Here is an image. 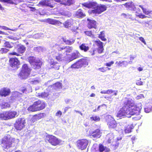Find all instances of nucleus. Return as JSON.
Returning <instances> with one entry per match:
<instances>
[{
  "mask_svg": "<svg viewBox=\"0 0 152 152\" xmlns=\"http://www.w3.org/2000/svg\"><path fill=\"white\" fill-rule=\"evenodd\" d=\"M142 106L141 103L135 106L133 100L131 98L126 99L123 106L118 112L116 116L121 119L125 117L130 118L134 115H137L139 114L142 109Z\"/></svg>",
  "mask_w": 152,
  "mask_h": 152,
  "instance_id": "f257e3e1",
  "label": "nucleus"
},
{
  "mask_svg": "<svg viewBox=\"0 0 152 152\" xmlns=\"http://www.w3.org/2000/svg\"><path fill=\"white\" fill-rule=\"evenodd\" d=\"M72 47L69 46L65 47H58V50L59 51H61L62 53H56L55 57L56 59L58 61H64L66 60V56L67 53L71 52L72 50Z\"/></svg>",
  "mask_w": 152,
  "mask_h": 152,
  "instance_id": "f03ea898",
  "label": "nucleus"
},
{
  "mask_svg": "<svg viewBox=\"0 0 152 152\" xmlns=\"http://www.w3.org/2000/svg\"><path fill=\"white\" fill-rule=\"evenodd\" d=\"M45 106L44 102L39 100L34 102L32 105L30 106L28 108V110L29 111L32 112L39 111L43 109Z\"/></svg>",
  "mask_w": 152,
  "mask_h": 152,
  "instance_id": "7ed1b4c3",
  "label": "nucleus"
},
{
  "mask_svg": "<svg viewBox=\"0 0 152 152\" xmlns=\"http://www.w3.org/2000/svg\"><path fill=\"white\" fill-rule=\"evenodd\" d=\"M15 140V139L10 135L6 134L2 140L1 145L4 149H8L11 147L12 143Z\"/></svg>",
  "mask_w": 152,
  "mask_h": 152,
  "instance_id": "20e7f679",
  "label": "nucleus"
},
{
  "mask_svg": "<svg viewBox=\"0 0 152 152\" xmlns=\"http://www.w3.org/2000/svg\"><path fill=\"white\" fill-rule=\"evenodd\" d=\"M28 60L33 68L35 69L40 68L42 62L38 58H36L33 56L29 57Z\"/></svg>",
  "mask_w": 152,
  "mask_h": 152,
  "instance_id": "39448f33",
  "label": "nucleus"
},
{
  "mask_svg": "<svg viewBox=\"0 0 152 152\" xmlns=\"http://www.w3.org/2000/svg\"><path fill=\"white\" fill-rule=\"evenodd\" d=\"M31 69L26 64H23L22 69L19 73V76L22 79H26L30 74Z\"/></svg>",
  "mask_w": 152,
  "mask_h": 152,
  "instance_id": "423d86ee",
  "label": "nucleus"
},
{
  "mask_svg": "<svg viewBox=\"0 0 152 152\" xmlns=\"http://www.w3.org/2000/svg\"><path fill=\"white\" fill-rule=\"evenodd\" d=\"M88 64V62L86 59H82L75 63L72 65L71 68L74 69H78L82 67H85Z\"/></svg>",
  "mask_w": 152,
  "mask_h": 152,
  "instance_id": "0eeeda50",
  "label": "nucleus"
},
{
  "mask_svg": "<svg viewBox=\"0 0 152 152\" xmlns=\"http://www.w3.org/2000/svg\"><path fill=\"white\" fill-rule=\"evenodd\" d=\"M26 123L24 118H21L18 119L15 124V128L17 130H21L25 126Z\"/></svg>",
  "mask_w": 152,
  "mask_h": 152,
  "instance_id": "6e6552de",
  "label": "nucleus"
},
{
  "mask_svg": "<svg viewBox=\"0 0 152 152\" xmlns=\"http://www.w3.org/2000/svg\"><path fill=\"white\" fill-rule=\"evenodd\" d=\"M106 121L107 123L108 127L110 128H115L117 126V124L111 115H109L106 117Z\"/></svg>",
  "mask_w": 152,
  "mask_h": 152,
  "instance_id": "1a4fd4ad",
  "label": "nucleus"
},
{
  "mask_svg": "<svg viewBox=\"0 0 152 152\" xmlns=\"http://www.w3.org/2000/svg\"><path fill=\"white\" fill-rule=\"evenodd\" d=\"M46 139L49 142L53 145H56L59 144L61 142V140L56 137L51 135L46 136Z\"/></svg>",
  "mask_w": 152,
  "mask_h": 152,
  "instance_id": "9d476101",
  "label": "nucleus"
},
{
  "mask_svg": "<svg viewBox=\"0 0 152 152\" xmlns=\"http://www.w3.org/2000/svg\"><path fill=\"white\" fill-rule=\"evenodd\" d=\"M77 145L79 149L81 150H84L86 148L89 141L86 139H82L78 141Z\"/></svg>",
  "mask_w": 152,
  "mask_h": 152,
  "instance_id": "9b49d317",
  "label": "nucleus"
},
{
  "mask_svg": "<svg viewBox=\"0 0 152 152\" xmlns=\"http://www.w3.org/2000/svg\"><path fill=\"white\" fill-rule=\"evenodd\" d=\"M127 10H129L132 11H136L139 10V12L140 11V9L139 8L137 9L134 3L131 1L126 2L123 4Z\"/></svg>",
  "mask_w": 152,
  "mask_h": 152,
  "instance_id": "f8f14e48",
  "label": "nucleus"
},
{
  "mask_svg": "<svg viewBox=\"0 0 152 152\" xmlns=\"http://www.w3.org/2000/svg\"><path fill=\"white\" fill-rule=\"evenodd\" d=\"M10 66L14 69L18 68L20 64V61L16 58H10L9 60Z\"/></svg>",
  "mask_w": 152,
  "mask_h": 152,
  "instance_id": "ddd939ff",
  "label": "nucleus"
},
{
  "mask_svg": "<svg viewBox=\"0 0 152 152\" xmlns=\"http://www.w3.org/2000/svg\"><path fill=\"white\" fill-rule=\"evenodd\" d=\"M88 23L87 24V27L89 29L91 28H97V23L96 21L89 19H87Z\"/></svg>",
  "mask_w": 152,
  "mask_h": 152,
  "instance_id": "4468645a",
  "label": "nucleus"
},
{
  "mask_svg": "<svg viewBox=\"0 0 152 152\" xmlns=\"http://www.w3.org/2000/svg\"><path fill=\"white\" fill-rule=\"evenodd\" d=\"M37 6L39 7L48 6L51 8L54 7L53 5L51 4L50 3V1L48 0H41L39 2Z\"/></svg>",
  "mask_w": 152,
  "mask_h": 152,
  "instance_id": "2eb2a0df",
  "label": "nucleus"
},
{
  "mask_svg": "<svg viewBox=\"0 0 152 152\" xmlns=\"http://www.w3.org/2000/svg\"><path fill=\"white\" fill-rule=\"evenodd\" d=\"M96 8H97L100 14L106 11L107 9V7L106 5L101 4H99L97 3L95 6Z\"/></svg>",
  "mask_w": 152,
  "mask_h": 152,
  "instance_id": "dca6fc26",
  "label": "nucleus"
},
{
  "mask_svg": "<svg viewBox=\"0 0 152 152\" xmlns=\"http://www.w3.org/2000/svg\"><path fill=\"white\" fill-rule=\"evenodd\" d=\"M96 4V2H86L82 4L83 6L88 8H95V6Z\"/></svg>",
  "mask_w": 152,
  "mask_h": 152,
  "instance_id": "f3484780",
  "label": "nucleus"
},
{
  "mask_svg": "<svg viewBox=\"0 0 152 152\" xmlns=\"http://www.w3.org/2000/svg\"><path fill=\"white\" fill-rule=\"evenodd\" d=\"M10 93V89L8 88H4L0 90V95L6 96L8 95Z\"/></svg>",
  "mask_w": 152,
  "mask_h": 152,
  "instance_id": "a211bd4d",
  "label": "nucleus"
},
{
  "mask_svg": "<svg viewBox=\"0 0 152 152\" xmlns=\"http://www.w3.org/2000/svg\"><path fill=\"white\" fill-rule=\"evenodd\" d=\"M75 16L78 18H82L86 16L85 13L80 9L77 10L75 13Z\"/></svg>",
  "mask_w": 152,
  "mask_h": 152,
  "instance_id": "6ab92c4d",
  "label": "nucleus"
},
{
  "mask_svg": "<svg viewBox=\"0 0 152 152\" xmlns=\"http://www.w3.org/2000/svg\"><path fill=\"white\" fill-rule=\"evenodd\" d=\"M91 136L93 138H99L101 136L100 130L97 129L91 133Z\"/></svg>",
  "mask_w": 152,
  "mask_h": 152,
  "instance_id": "aec40b11",
  "label": "nucleus"
},
{
  "mask_svg": "<svg viewBox=\"0 0 152 152\" xmlns=\"http://www.w3.org/2000/svg\"><path fill=\"white\" fill-rule=\"evenodd\" d=\"M95 44L98 47V51L99 53H101L103 52L104 50L103 47V43L100 40H98L95 41Z\"/></svg>",
  "mask_w": 152,
  "mask_h": 152,
  "instance_id": "412c9836",
  "label": "nucleus"
},
{
  "mask_svg": "<svg viewBox=\"0 0 152 152\" xmlns=\"http://www.w3.org/2000/svg\"><path fill=\"white\" fill-rule=\"evenodd\" d=\"M8 120L15 117L18 116L17 113L15 111H9L6 112Z\"/></svg>",
  "mask_w": 152,
  "mask_h": 152,
  "instance_id": "4be33fe9",
  "label": "nucleus"
},
{
  "mask_svg": "<svg viewBox=\"0 0 152 152\" xmlns=\"http://www.w3.org/2000/svg\"><path fill=\"white\" fill-rule=\"evenodd\" d=\"M127 61H117L115 64L119 67L122 66L126 67L127 66Z\"/></svg>",
  "mask_w": 152,
  "mask_h": 152,
  "instance_id": "5701e85b",
  "label": "nucleus"
},
{
  "mask_svg": "<svg viewBox=\"0 0 152 152\" xmlns=\"http://www.w3.org/2000/svg\"><path fill=\"white\" fill-rule=\"evenodd\" d=\"M47 20L49 23L52 25H60L62 23L59 21L53 19L48 18Z\"/></svg>",
  "mask_w": 152,
  "mask_h": 152,
  "instance_id": "b1692460",
  "label": "nucleus"
},
{
  "mask_svg": "<svg viewBox=\"0 0 152 152\" xmlns=\"http://www.w3.org/2000/svg\"><path fill=\"white\" fill-rule=\"evenodd\" d=\"M114 135L112 133H110L108 134L106 137V139L107 141V142L109 143H110L113 141Z\"/></svg>",
  "mask_w": 152,
  "mask_h": 152,
  "instance_id": "393cba45",
  "label": "nucleus"
},
{
  "mask_svg": "<svg viewBox=\"0 0 152 152\" xmlns=\"http://www.w3.org/2000/svg\"><path fill=\"white\" fill-rule=\"evenodd\" d=\"M79 48L81 50L86 52L89 50V47L87 44L83 43L79 46Z\"/></svg>",
  "mask_w": 152,
  "mask_h": 152,
  "instance_id": "a878e982",
  "label": "nucleus"
},
{
  "mask_svg": "<svg viewBox=\"0 0 152 152\" xmlns=\"http://www.w3.org/2000/svg\"><path fill=\"white\" fill-rule=\"evenodd\" d=\"M80 54L79 52L77 51H76L72 54L70 59V61L78 58L80 56Z\"/></svg>",
  "mask_w": 152,
  "mask_h": 152,
  "instance_id": "bb28decb",
  "label": "nucleus"
},
{
  "mask_svg": "<svg viewBox=\"0 0 152 152\" xmlns=\"http://www.w3.org/2000/svg\"><path fill=\"white\" fill-rule=\"evenodd\" d=\"M99 151L100 152H108L110 150L109 148L104 147L102 145H100L99 147Z\"/></svg>",
  "mask_w": 152,
  "mask_h": 152,
  "instance_id": "cd10ccee",
  "label": "nucleus"
},
{
  "mask_svg": "<svg viewBox=\"0 0 152 152\" xmlns=\"http://www.w3.org/2000/svg\"><path fill=\"white\" fill-rule=\"evenodd\" d=\"M139 6L142 9L143 13L145 15H149L152 12V11L148 10L144 7L142 5H139Z\"/></svg>",
  "mask_w": 152,
  "mask_h": 152,
  "instance_id": "c85d7f7f",
  "label": "nucleus"
},
{
  "mask_svg": "<svg viewBox=\"0 0 152 152\" xmlns=\"http://www.w3.org/2000/svg\"><path fill=\"white\" fill-rule=\"evenodd\" d=\"M61 4L65 5L70 6L73 4L72 0H61Z\"/></svg>",
  "mask_w": 152,
  "mask_h": 152,
  "instance_id": "c756f323",
  "label": "nucleus"
},
{
  "mask_svg": "<svg viewBox=\"0 0 152 152\" xmlns=\"http://www.w3.org/2000/svg\"><path fill=\"white\" fill-rule=\"evenodd\" d=\"M53 86L55 90H59L61 88V83L59 82H57L55 83Z\"/></svg>",
  "mask_w": 152,
  "mask_h": 152,
  "instance_id": "7c9ffc66",
  "label": "nucleus"
},
{
  "mask_svg": "<svg viewBox=\"0 0 152 152\" xmlns=\"http://www.w3.org/2000/svg\"><path fill=\"white\" fill-rule=\"evenodd\" d=\"M43 117V113H40L39 114L35 115H34L33 118V121H37L39 119L42 118Z\"/></svg>",
  "mask_w": 152,
  "mask_h": 152,
  "instance_id": "2f4dec72",
  "label": "nucleus"
},
{
  "mask_svg": "<svg viewBox=\"0 0 152 152\" xmlns=\"http://www.w3.org/2000/svg\"><path fill=\"white\" fill-rule=\"evenodd\" d=\"M0 119L5 120H8L6 112H4L0 114Z\"/></svg>",
  "mask_w": 152,
  "mask_h": 152,
  "instance_id": "473e14b6",
  "label": "nucleus"
},
{
  "mask_svg": "<svg viewBox=\"0 0 152 152\" xmlns=\"http://www.w3.org/2000/svg\"><path fill=\"white\" fill-rule=\"evenodd\" d=\"M4 47L9 48H11L14 45V43L12 42H6L4 43Z\"/></svg>",
  "mask_w": 152,
  "mask_h": 152,
  "instance_id": "72a5a7b5",
  "label": "nucleus"
},
{
  "mask_svg": "<svg viewBox=\"0 0 152 152\" xmlns=\"http://www.w3.org/2000/svg\"><path fill=\"white\" fill-rule=\"evenodd\" d=\"M48 94L47 93L42 92L41 93H38L37 95L40 98H44L48 96Z\"/></svg>",
  "mask_w": 152,
  "mask_h": 152,
  "instance_id": "f704fd0d",
  "label": "nucleus"
},
{
  "mask_svg": "<svg viewBox=\"0 0 152 152\" xmlns=\"http://www.w3.org/2000/svg\"><path fill=\"white\" fill-rule=\"evenodd\" d=\"M133 127L132 125L127 127L124 130V132L125 133H129L131 132L132 130L133 129Z\"/></svg>",
  "mask_w": 152,
  "mask_h": 152,
  "instance_id": "c9c22d12",
  "label": "nucleus"
},
{
  "mask_svg": "<svg viewBox=\"0 0 152 152\" xmlns=\"http://www.w3.org/2000/svg\"><path fill=\"white\" fill-rule=\"evenodd\" d=\"M64 42L66 44L71 45L73 43L74 40L73 39H62Z\"/></svg>",
  "mask_w": 152,
  "mask_h": 152,
  "instance_id": "e433bc0d",
  "label": "nucleus"
},
{
  "mask_svg": "<svg viewBox=\"0 0 152 152\" xmlns=\"http://www.w3.org/2000/svg\"><path fill=\"white\" fill-rule=\"evenodd\" d=\"M90 120L91 121H100V118L97 116H93L90 118Z\"/></svg>",
  "mask_w": 152,
  "mask_h": 152,
  "instance_id": "4c0bfd02",
  "label": "nucleus"
},
{
  "mask_svg": "<svg viewBox=\"0 0 152 152\" xmlns=\"http://www.w3.org/2000/svg\"><path fill=\"white\" fill-rule=\"evenodd\" d=\"M25 50V48L23 45L19 46V48L18 49V52L21 53H23L24 52Z\"/></svg>",
  "mask_w": 152,
  "mask_h": 152,
  "instance_id": "58836bf2",
  "label": "nucleus"
},
{
  "mask_svg": "<svg viewBox=\"0 0 152 152\" xmlns=\"http://www.w3.org/2000/svg\"><path fill=\"white\" fill-rule=\"evenodd\" d=\"M71 23L68 20L66 21L64 24V27L66 28H68L71 26Z\"/></svg>",
  "mask_w": 152,
  "mask_h": 152,
  "instance_id": "ea45409f",
  "label": "nucleus"
},
{
  "mask_svg": "<svg viewBox=\"0 0 152 152\" xmlns=\"http://www.w3.org/2000/svg\"><path fill=\"white\" fill-rule=\"evenodd\" d=\"M17 0H6V3L10 4H17Z\"/></svg>",
  "mask_w": 152,
  "mask_h": 152,
  "instance_id": "a19ab883",
  "label": "nucleus"
},
{
  "mask_svg": "<svg viewBox=\"0 0 152 152\" xmlns=\"http://www.w3.org/2000/svg\"><path fill=\"white\" fill-rule=\"evenodd\" d=\"M136 16L140 18L143 19L149 17L146 16L145 15L143 14L142 13H140L138 15H136Z\"/></svg>",
  "mask_w": 152,
  "mask_h": 152,
  "instance_id": "79ce46f5",
  "label": "nucleus"
},
{
  "mask_svg": "<svg viewBox=\"0 0 152 152\" xmlns=\"http://www.w3.org/2000/svg\"><path fill=\"white\" fill-rule=\"evenodd\" d=\"M9 50L5 48H2L0 50V53L1 54H5L7 53Z\"/></svg>",
  "mask_w": 152,
  "mask_h": 152,
  "instance_id": "37998d69",
  "label": "nucleus"
},
{
  "mask_svg": "<svg viewBox=\"0 0 152 152\" xmlns=\"http://www.w3.org/2000/svg\"><path fill=\"white\" fill-rule=\"evenodd\" d=\"M10 106V104L7 102L4 103L2 104V107L3 108H7L9 107Z\"/></svg>",
  "mask_w": 152,
  "mask_h": 152,
  "instance_id": "c03bdc74",
  "label": "nucleus"
},
{
  "mask_svg": "<svg viewBox=\"0 0 152 152\" xmlns=\"http://www.w3.org/2000/svg\"><path fill=\"white\" fill-rule=\"evenodd\" d=\"M105 36V31H102L100 32L99 35V38H104Z\"/></svg>",
  "mask_w": 152,
  "mask_h": 152,
  "instance_id": "a18cd8bd",
  "label": "nucleus"
},
{
  "mask_svg": "<svg viewBox=\"0 0 152 152\" xmlns=\"http://www.w3.org/2000/svg\"><path fill=\"white\" fill-rule=\"evenodd\" d=\"M84 33L86 35L89 37H91L93 36L92 32L91 31H85Z\"/></svg>",
  "mask_w": 152,
  "mask_h": 152,
  "instance_id": "49530a36",
  "label": "nucleus"
},
{
  "mask_svg": "<svg viewBox=\"0 0 152 152\" xmlns=\"http://www.w3.org/2000/svg\"><path fill=\"white\" fill-rule=\"evenodd\" d=\"M119 144V142L118 141H117L115 144H112V146L113 148L115 149L118 146Z\"/></svg>",
  "mask_w": 152,
  "mask_h": 152,
  "instance_id": "de8ad7c7",
  "label": "nucleus"
},
{
  "mask_svg": "<svg viewBox=\"0 0 152 152\" xmlns=\"http://www.w3.org/2000/svg\"><path fill=\"white\" fill-rule=\"evenodd\" d=\"M152 110V107H145L144 108L145 111L146 113H149Z\"/></svg>",
  "mask_w": 152,
  "mask_h": 152,
  "instance_id": "09e8293b",
  "label": "nucleus"
},
{
  "mask_svg": "<svg viewBox=\"0 0 152 152\" xmlns=\"http://www.w3.org/2000/svg\"><path fill=\"white\" fill-rule=\"evenodd\" d=\"M96 9L92 10L91 11V13H93L94 14H99V12L97 8H96Z\"/></svg>",
  "mask_w": 152,
  "mask_h": 152,
  "instance_id": "8fccbe9b",
  "label": "nucleus"
},
{
  "mask_svg": "<svg viewBox=\"0 0 152 152\" xmlns=\"http://www.w3.org/2000/svg\"><path fill=\"white\" fill-rule=\"evenodd\" d=\"M145 23L148 24V26L149 28H152V20H150L147 22H146Z\"/></svg>",
  "mask_w": 152,
  "mask_h": 152,
  "instance_id": "3c124183",
  "label": "nucleus"
},
{
  "mask_svg": "<svg viewBox=\"0 0 152 152\" xmlns=\"http://www.w3.org/2000/svg\"><path fill=\"white\" fill-rule=\"evenodd\" d=\"M0 28H1L2 29H4L5 30H10L12 31H14V30H13L12 29H11L8 27H7L6 26H0Z\"/></svg>",
  "mask_w": 152,
  "mask_h": 152,
  "instance_id": "603ef678",
  "label": "nucleus"
},
{
  "mask_svg": "<svg viewBox=\"0 0 152 152\" xmlns=\"http://www.w3.org/2000/svg\"><path fill=\"white\" fill-rule=\"evenodd\" d=\"M42 47H34V50L37 51L38 52H40L41 50H42Z\"/></svg>",
  "mask_w": 152,
  "mask_h": 152,
  "instance_id": "864d4df0",
  "label": "nucleus"
},
{
  "mask_svg": "<svg viewBox=\"0 0 152 152\" xmlns=\"http://www.w3.org/2000/svg\"><path fill=\"white\" fill-rule=\"evenodd\" d=\"M132 15L130 14H128V18L132 20H136V19L132 17Z\"/></svg>",
  "mask_w": 152,
  "mask_h": 152,
  "instance_id": "5fc2aeb1",
  "label": "nucleus"
},
{
  "mask_svg": "<svg viewBox=\"0 0 152 152\" xmlns=\"http://www.w3.org/2000/svg\"><path fill=\"white\" fill-rule=\"evenodd\" d=\"M114 63V61H111L110 62L106 63L105 64V65L107 66L110 67L111 66V65L113 64Z\"/></svg>",
  "mask_w": 152,
  "mask_h": 152,
  "instance_id": "6e6d98bb",
  "label": "nucleus"
},
{
  "mask_svg": "<svg viewBox=\"0 0 152 152\" xmlns=\"http://www.w3.org/2000/svg\"><path fill=\"white\" fill-rule=\"evenodd\" d=\"M144 97L143 94H140L137 96L136 97L137 99H139L142 98H144Z\"/></svg>",
  "mask_w": 152,
  "mask_h": 152,
  "instance_id": "4d7b16f0",
  "label": "nucleus"
},
{
  "mask_svg": "<svg viewBox=\"0 0 152 152\" xmlns=\"http://www.w3.org/2000/svg\"><path fill=\"white\" fill-rule=\"evenodd\" d=\"M96 50L95 49L93 48L89 51L91 56H93L95 54V52Z\"/></svg>",
  "mask_w": 152,
  "mask_h": 152,
  "instance_id": "13d9d810",
  "label": "nucleus"
},
{
  "mask_svg": "<svg viewBox=\"0 0 152 152\" xmlns=\"http://www.w3.org/2000/svg\"><path fill=\"white\" fill-rule=\"evenodd\" d=\"M14 95H15V96H13L14 97H15L16 96H17V97H20V96H21V95L20 93L17 91H16L14 92Z\"/></svg>",
  "mask_w": 152,
  "mask_h": 152,
  "instance_id": "bf43d9fd",
  "label": "nucleus"
},
{
  "mask_svg": "<svg viewBox=\"0 0 152 152\" xmlns=\"http://www.w3.org/2000/svg\"><path fill=\"white\" fill-rule=\"evenodd\" d=\"M98 70H99V71H100L101 72H104L106 71V70L105 69V68L103 67L100 68H99L98 69Z\"/></svg>",
  "mask_w": 152,
  "mask_h": 152,
  "instance_id": "052dcab7",
  "label": "nucleus"
},
{
  "mask_svg": "<svg viewBox=\"0 0 152 152\" xmlns=\"http://www.w3.org/2000/svg\"><path fill=\"white\" fill-rule=\"evenodd\" d=\"M114 90H113L112 89H108L107 90V94H111L113 93L114 91Z\"/></svg>",
  "mask_w": 152,
  "mask_h": 152,
  "instance_id": "680f3d73",
  "label": "nucleus"
},
{
  "mask_svg": "<svg viewBox=\"0 0 152 152\" xmlns=\"http://www.w3.org/2000/svg\"><path fill=\"white\" fill-rule=\"evenodd\" d=\"M121 16L125 18H128V14H126L125 13H122L121 14Z\"/></svg>",
  "mask_w": 152,
  "mask_h": 152,
  "instance_id": "e2e57ef3",
  "label": "nucleus"
},
{
  "mask_svg": "<svg viewBox=\"0 0 152 152\" xmlns=\"http://www.w3.org/2000/svg\"><path fill=\"white\" fill-rule=\"evenodd\" d=\"M65 102L66 104H68L72 102L71 100L70 99H66L65 100Z\"/></svg>",
  "mask_w": 152,
  "mask_h": 152,
  "instance_id": "0e129e2a",
  "label": "nucleus"
},
{
  "mask_svg": "<svg viewBox=\"0 0 152 152\" xmlns=\"http://www.w3.org/2000/svg\"><path fill=\"white\" fill-rule=\"evenodd\" d=\"M22 92L23 93H27V89L25 87H23L21 90Z\"/></svg>",
  "mask_w": 152,
  "mask_h": 152,
  "instance_id": "69168bd1",
  "label": "nucleus"
},
{
  "mask_svg": "<svg viewBox=\"0 0 152 152\" xmlns=\"http://www.w3.org/2000/svg\"><path fill=\"white\" fill-rule=\"evenodd\" d=\"M9 55H16V56H18L19 55L17 53L15 52H12V53H9Z\"/></svg>",
  "mask_w": 152,
  "mask_h": 152,
  "instance_id": "338daca9",
  "label": "nucleus"
},
{
  "mask_svg": "<svg viewBox=\"0 0 152 152\" xmlns=\"http://www.w3.org/2000/svg\"><path fill=\"white\" fill-rule=\"evenodd\" d=\"M62 113L59 110L56 113V115L57 116H60L61 115Z\"/></svg>",
  "mask_w": 152,
  "mask_h": 152,
  "instance_id": "774afa93",
  "label": "nucleus"
}]
</instances>
